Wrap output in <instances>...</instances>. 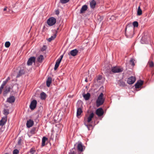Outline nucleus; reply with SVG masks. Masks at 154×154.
Wrapping results in <instances>:
<instances>
[{"label":"nucleus","mask_w":154,"mask_h":154,"mask_svg":"<svg viewBox=\"0 0 154 154\" xmlns=\"http://www.w3.org/2000/svg\"><path fill=\"white\" fill-rule=\"evenodd\" d=\"M103 94L101 93L99 95L96 101V106L98 107L102 105L104 102V99L103 98Z\"/></svg>","instance_id":"1"},{"label":"nucleus","mask_w":154,"mask_h":154,"mask_svg":"<svg viewBox=\"0 0 154 154\" xmlns=\"http://www.w3.org/2000/svg\"><path fill=\"white\" fill-rule=\"evenodd\" d=\"M82 106V103L81 102H78L76 105V106L77 108L76 116L77 117L79 116L82 112L81 108Z\"/></svg>","instance_id":"2"},{"label":"nucleus","mask_w":154,"mask_h":154,"mask_svg":"<svg viewBox=\"0 0 154 154\" xmlns=\"http://www.w3.org/2000/svg\"><path fill=\"white\" fill-rule=\"evenodd\" d=\"M123 70L122 68L115 66L112 67L111 71L113 72L116 73L122 72Z\"/></svg>","instance_id":"3"},{"label":"nucleus","mask_w":154,"mask_h":154,"mask_svg":"<svg viewBox=\"0 0 154 154\" xmlns=\"http://www.w3.org/2000/svg\"><path fill=\"white\" fill-rule=\"evenodd\" d=\"M56 22V19L54 17H51L49 18L47 21L48 25L51 26L54 25Z\"/></svg>","instance_id":"4"},{"label":"nucleus","mask_w":154,"mask_h":154,"mask_svg":"<svg viewBox=\"0 0 154 154\" xmlns=\"http://www.w3.org/2000/svg\"><path fill=\"white\" fill-rule=\"evenodd\" d=\"M136 81L135 77L131 76L128 78L127 80V83L129 85L133 84Z\"/></svg>","instance_id":"5"},{"label":"nucleus","mask_w":154,"mask_h":154,"mask_svg":"<svg viewBox=\"0 0 154 154\" xmlns=\"http://www.w3.org/2000/svg\"><path fill=\"white\" fill-rule=\"evenodd\" d=\"M37 103V101L34 100L31 102L29 106V107L31 109L33 110L36 107Z\"/></svg>","instance_id":"6"},{"label":"nucleus","mask_w":154,"mask_h":154,"mask_svg":"<svg viewBox=\"0 0 154 154\" xmlns=\"http://www.w3.org/2000/svg\"><path fill=\"white\" fill-rule=\"evenodd\" d=\"M103 113V111L101 108H99L96 110V113L98 116H101Z\"/></svg>","instance_id":"7"},{"label":"nucleus","mask_w":154,"mask_h":154,"mask_svg":"<svg viewBox=\"0 0 154 154\" xmlns=\"http://www.w3.org/2000/svg\"><path fill=\"white\" fill-rule=\"evenodd\" d=\"M35 58L34 57H30L28 60L27 64L28 66L32 65L33 62H35Z\"/></svg>","instance_id":"8"},{"label":"nucleus","mask_w":154,"mask_h":154,"mask_svg":"<svg viewBox=\"0 0 154 154\" xmlns=\"http://www.w3.org/2000/svg\"><path fill=\"white\" fill-rule=\"evenodd\" d=\"M15 100V98L14 96H11L7 99L6 101L9 103H12L14 102Z\"/></svg>","instance_id":"9"},{"label":"nucleus","mask_w":154,"mask_h":154,"mask_svg":"<svg viewBox=\"0 0 154 154\" xmlns=\"http://www.w3.org/2000/svg\"><path fill=\"white\" fill-rule=\"evenodd\" d=\"M143 83V81L140 80L135 84L134 86L136 88H138L140 87Z\"/></svg>","instance_id":"10"},{"label":"nucleus","mask_w":154,"mask_h":154,"mask_svg":"<svg viewBox=\"0 0 154 154\" xmlns=\"http://www.w3.org/2000/svg\"><path fill=\"white\" fill-rule=\"evenodd\" d=\"M23 137L21 136L20 137L18 138V141L17 144V145L20 146H21L23 143Z\"/></svg>","instance_id":"11"},{"label":"nucleus","mask_w":154,"mask_h":154,"mask_svg":"<svg viewBox=\"0 0 154 154\" xmlns=\"http://www.w3.org/2000/svg\"><path fill=\"white\" fill-rule=\"evenodd\" d=\"M88 8V6L87 5H83L80 9V13L82 14L85 13V11L87 10Z\"/></svg>","instance_id":"12"},{"label":"nucleus","mask_w":154,"mask_h":154,"mask_svg":"<svg viewBox=\"0 0 154 154\" xmlns=\"http://www.w3.org/2000/svg\"><path fill=\"white\" fill-rule=\"evenodd\" d=\"M33 124V121L31 119H29V120L27 121L26 125L27 127L29 128L31 127Z\"/></svg>","instance_id":"13"},{"label":"nucleus","mask_w":154,"mask_h":154,"mask_svg":"<svg viewBox=\"0 0 154 154\" xmlns=\"http://www.w3.org/2000/svg\"><path fill=\"white\" fill-rule=\"evenodd\" d=\"M11 88L10 87H6L5 90L3 92V95L5 96H6L7 94H8L10 91Z\"/></svg>","instance_id":"14"},{"label":"nucleus","mask_w":154,"mask_h":154,"mask_svg":"<svg viewBox=\"0 0 154 154\" xmlns=\"http://www.w3.org/2000/svg\"><path fill=\"white\" fill-rule=\"evenodd\" d=\"M78 52V51L76 49H75L71 50L70 52V54L72 56H75L77 54Z\"/></svg>","instance_id":"15"},{"label":"nucleus","mask_w":154,"mask_h":154,"mask_svg":"<svg viewBox=\"0 0 154 154\" xmlns=\"http://www.w3.org/2000/svg\"><path fill=\"white\" fill-rule=\"evenodd\" d=\"M7 121V117L3 118L0 121V125L3 126L5 124Z\"/></svg>","instance_id":"16"},{"label":"nucleus","mask_w":154,"mask_h":154,"mask_svg":"<svg viewBox=\"0 0 154 154\" xmlns=\"http://www.w3.org/2000/svg\"><path fill=\"white\" fill-rule=\"evenodd\" d=\"M96 2L94 0H92L90 2V6L91 8H94L96 5Z\"/></svg>","instance_id":"17"},{"label":"nucleus","mask_w":154,"mask_h":154,"mask_svg":"<svg viewBox=\"0 0 154 154\" xmlns=\"http://www.w3.org/2000/svg\"><path fill=\"white\" fill-rule=\"evenodd\" d=\"M78 150L80 152H82L83 150V146L82 143L80 142L77 145Z\"/></svg>","instance_id":"18"},{"label":"nucleus","mask_w":154,"mask_h":154,"mask_svg":"<svg viewBox=\"0 0 154 154\" xmlns=\"http://www.w3.org/2000/svg\"><path fill=\"white\" fill-rule=\"evenodd\" d=\"M51 78L50 77H48L46 81V85L47 87H50V84L51 82Z\"/></svg>","instance_id":"19"},{"label":"nucleus","mask_w":154,"mask_h":154,"mask_svg":"<svg viewBox=\"0 0 154 154\" xmlns=\"http://www.w3.org/2000/svg\"><path fill=\"white\" fill-rule=\"evenodd\" d=\"M83 96L84 99L87 100L89 99L90 97V94L89 93H87L86 94H83Z\"/></svg>","instance_id":"20"},{"label":"nucleus","mask_w":154,"mask_h":154,"mask_svg":"<svg viewBox=\"0 0 154 154\" xmlns=\"http://www.w3.org/2000/svg\"><path fill=\"white\" fill-rule=\"evenodd\" d=\"M26 154H37V153L34 149L32 148Z\"/></svg>","instance_id":"21"},{"label":"nucleus","mask_w":154,"mask_h":154,"mask_svg":"<svg viewBox=\"0 0 154 154\" xmlns=\"http://www.w3.org/2000/svg\"><path fill=\"white\" fill-rule=\"evenodd\" d=\"M25 71L23 69H21L17 75V77H19L20 76L24 74Z\"/></svg>","instance_id":"22"},{"label":"nucleus","mask_w":154,"mask_h":154,"mask_svg":"<svg viewBox=\"0 0 154 154\" xmlns=\"http://www.w3.org/2000/svg\"><path fill=\"white\" fill-rule=\"evenodd\" d=\"M94 113L92 112L90 114L88 118L87 122H90L92 120V118L94 117Z\"/></svg>","instance_id":"23"},{"label":"nucleus","mask_w":154,"mask_h":154,"mask_svg":"<svg viewBox=\"0 0 154 154\" xmlns=\"http://www.w3.org/2000/svg\"><path fill=\"white\" fill-rule=\"evenodd\" d=\"M48 140V138L45 137H43L42 138V146L43 147L45 145V143Z\"/></svg>","instance_id":"24"},{"label":"nucleus","mask_w":154,"mask_h":154,"mask_svg":"<svg viewBox=\"0 0 154 154\" xmlns=\"http://www.w3.org/2000/svg\"><path fill=\"white\" fill-rule=\"evenodd\" d=\"M46 94L44 92L41 93L40 94L41 99L42 100H45L46 98Z\"/></svg>","instance_id":"25"},{"label":"nucleus","mask_w":154,"mask_h":154,"mask_svg":"<svg viewBox=\"0 0 154 154\" xmlns=\"http://www.w3.org/2000/svg\"><path fill=\"white\" fill-rule=\"evenodd\" d=\"M44 59V57L42 55H40L37 58L38 61L39 62H42Z\"/></svg>","instance_id":"26"},{"label":"nucleus","mask_w":154,"mask_h":154,"mask_svg":"<svg viewBox=\"0 0 154 154\" xmlns=\"http://www.w3.org/2000/svg\"><path fill=\"white\" fill-rule=\"evenodd\" d=\"M56 33L54 34L53 35L51 36V37L48 38V41L49 42H51L52 40L54 39L56 36Z\"/></svg>","instance_id":"27"},{"label":"nucleus","mask_w":154,"mask_h":154,"mask_svg":"<svg viewBox=\"0 0 154 154\" xmlns=\"http://www.w3.org/2000/svg\"><path fill=\"white\" fill-rule=\"evenodd\" d=\"M142 14V11L140 8V6H139L138 7L137 11V15H138L140 16Z\"/></svg>","instance_id":"28"},{"label":"nucleus","mask_w":154,"mask_h":154,"mask_svg":"<svg viewBox=\"0 0 154 154\" xmlns=\"http://www.w3.org/2000/svg\"><path fill=\"white\" fill-rule=\"evenodd\" d=\"M118 84L120 86H124L125 82L122 80H120L118 82Z\"/></svg>","instance_id":"29"},{"label":"nucleus","mask_w":154,"mask_h":154,"mask_svg":"<svg viewBox=\"0 0 154 154\" xmlns=\"http://www.w3.org/2000/svg\"><path fill=\"white\" fill-rule=\"evenodd\" d=\"M68 154H76V152L75 151V147L72 149L70 150Z\"/></svg>","instance_id":"30"},{"label":"nucleus","mask_w":154,"mask_h":154,"mask_svg":"<svg viewBox=\"0 0 154 154\" xmlns=\"http://www.w3.org/2000/svg\"><path fill=\"white\" fill-rule=\"evenodd\" d=\"M9 110L8 109H4L3 110V114L5 116H7L9 113Z\"/></svg>","instance_id":"31"},{"label":"nucleus","mask_w":154,"mask_h":154,"mask_svg":"<svg viewBox=\"0 0 154 154\" xmlns=\"http://www.w3.org/2000/svg\"><path fill=\"white\" fill-rule=\"evenodd\" d=\"M36 128L35 127H33L31 129L30 132L32 134H34L35 133Z\"/></svg>","instance_id":"32"},{"label":"nucleus","mask_w":154,"mask_h":154,"mask_svg":"<svg viewBox=\"0 0 154 154\" xmlns=\"http://www.w3.org/2000/svg\"><path fill=\"white\" fill-rule=\"evenodd\" d=\"M10 77H8L3 82L2 84L4 85H5L7 84L8 81L10 80Z\"/></svg>","instance_id":"33"},{"label":"nucleus","mask_w":154,"mask_h":154,"mask_svg":"<svg viewBox=\"0 0 154 154\" xmlns=\"http://www.w3.org/2000/svg\"><path fill=\"white\" fill-rule=\"evenodd\" d=\"M148 64L149 65L150 67H152L153 66V62L152 61H150L149 60L148 63Z\"/></svg>","instance_id":"34"},{"label":"nucleus","mask_w":154,"mask_h":154,"mask_svg":"<svg viewBox=\"0 0 154 154\" xmlns=\"http://www.w3.org/2000/svg\"><path fill=\"white\" fill-rule=\"evenodd\" d=\"M69 0H60V2L62 4H66L69 1Z\"/></svg>","instance_id":"35"},{"label":"nucleus","mask_w":154,"mask_h":154,"mask_svg":"<svg viewBox=\"0 0 154 154\" xmlns=\"http://www.w3.org/2000/svg\"><path fill=\"white\" fill-rule=\"evenodd\" d=\"M11 44L9 42H6L5 43V46L6 48H8L10 45Z\"/></svg>","instance_id":"36"},{"label":"nucleus","mask_w":154,"mask_h":154,"mask_svg":"<svg viewBox=\"0 0 154 154\" xmlns=\"http://www.w3.org/2000/svg\"><path fill=\"white\" fill-rule=\"evenodd\" d=\"M133 25L134 27H137L138 26V23L136 21H134L133 22Z\"/></svg>","instance_id":"37"},{"label":"nucleus","mask_w":154,"mask_h":154,"mask_svg":"<svg viewBox=\"0 0 154 154\" xmlns=\"http://www.w3.org/2000/svg\"><path fill=\"white\" fill-rule=\"evenodd\" d=\"M5 85L2 84L1 86L0 87V94H2V90Z\"/></svg>","instance_id":"38"},{"label":"nucleus","mask_w":154,"mask_h":154,"mask_svg":"<svg viewBox=\"0 0 154 154\" xmlns=\"http://www.w3.org/2000/svg\"><path fill=\"white\" fill-rule=\"evenodd\" d=\"M19 152V151L16 149L14 150L13 152V154H18Z\"/></svg>","instance_id":"39"},{"label":"nucleus","mask_w":154,"mask_h":154,"mask_svg":"<svg viewBox=\"0 0 154 154\" xmlns=\"http://www.w3.org/2000/svg\"><path fill=\"white\" fill-rule=\"evenodd\" d=\"M102 76H101V75H98V76L97 77V82H99V81L100 80H101V79H102Z\"/></svg>","instance_id":"40"},{"label":"nucleus","mask_w":154,"mask_h":154,"mask_svg":"<svg viewBox=\"0 0 154 154\" xmlns=\"http://www.w3.org/2000/svg\"><path fill=\"white\" fill-rule=\"evenodd\" d=\"M126 30H125V35L127 37V38H132L133 37V35H127L126 33Z\"/></svg>","instance_id":"41"},{"label":"nucleus","mask_w":154,"mask_h":154,"mask_svg":"<svg viewBox=\"0 0 154 154\" xmlns=\"http://www.w3.org/2000/svg\"><path fill=\"white\" fill-rule=\"evenodd\" d=\"M61 61L59 59H57L55 65H57V66H59V65L61 62Z\"/></svg>","instance_id":"42"},{"label":"nucleus","mask_w":154,"mask_h":154,"mask_svg":"<svg viewBox=\"0 0 154 154\" xmlns=\"http://www.w3.org/2000/svg\"><path fill=\"white\" fill-rule=\"evenodd\" d=\"M130 61V64L132 65V66H134V60L133 59H131Z\"/></svg>","instance_id":"43"},{"label":"nucleus","mask_w":154,"mask_h":154,"mask_svg":"<svg viewBox=\"0 0 154 154\" xmlns=\"http://www.w3.org/2000/svg\"><path fill=\"white\" fill-rule=\"evenodd\" d=\"M47 48L46 46L44 45L42 48H41V50L42 51H45Z\"/></svg>","instance_id":"44"},{"label":"nucleus","mask_w":154,"mask_h":154,"mask_svg":"<svg viewBox=\"0 0 154 154\" xmlns=\"http://www.w3.org/2000/svg\"><path fill=\"white\" fill-rule=\"evenodd\" d=\"M4 130V129L3 128V126L0 125V134H1L2 132Z\"/></svg>","instance_id":"45"},{"label":"nucleus","mask_w":154,"mask_h":154,"mask_svg":"<svg viewBox=\"0 0 154 154\" xmlns=\"http://www.w3.org/2000/svg\"><path fill=\"white\" fill-rule=\"evenodd\" d=\"M84 124L85 125V126L88 129V130H90L89 129V126H92V125H88L87 124H86L85 122L84 123Z\"/></svg>","instance_id":"46"},{"label":"nucleus","mask_w":154,"mask_h":154,"mask_svg":"<svg viewBox=\"0 0 154 154\" xmlns=\"http://www.w3.org/2000/svg\"><path fill=\"white\" fill-rule=\"evenodd\" d=\"M63 55H61L60 56V57L58 59H59V60H60L61 61L62 59V58H63Z\"/></svg>","instance_id":"47"},{"label":"nucleus","mask_w":154,"mask_h":154,"mask_svg":"<svg viewBox=\"0 0 154 154\" xmlns=\"http://www.w3.org/2000/svg\"><path fill=\"white\" fill-rule=\"evenodd\" d=\"M58 66H57V65H55V66H54V69L55 70H56L57 68H58Z\"/></svg>","instance_id":"48"},{"label":"nucleus","mask_w":154,"mask_h":154,"mask_svg":"<svg viewBox=\"0 0 154 154\" xmlns=\"http://www.w3.org/2000/svg\"><path fill=\"white\" fill-rule=\"evenodd\" d=\"M56 14H59V11L58 10H56Z\"/></svg>","instance_id":"49"},{"label":"nucleus","mask_w":154,"mask_h":154,"mask_svg":"<svg viewBox=\"0 0 154 154\" xmlns=\"http://www.w3.org/2000/svg\"><path fill=\"white\" fill-rule=\"evenodd\" d=\"M85 81L86 82H87L88 81V79H87V78H86V79H85Z\"/></svg>","instance_id":"50"},{"label":"nucleus","mask_w":154,"mask_h":154,"mask_svg":"<svg viewBox=\"0 0 154 154\" xmlns=\"http://www.w3.org/2000/svg\"><path fill=\"white\" fill-rule=\"evenodd\" d=\"M7 7H5V8H4V9H3V10H4V11H6V10H7Z\"/></svg>","instance_id":"51"},{"label":"nucleus","mask_w":154,"mask_h":154,"mask_svg":"<svg viewBox=\"0 0 154 154\" xmlns=\"http://www.w3.org/2000/svg\"><path fill=\"white\" fill-rule=\"evenodd\" d=\"M133 32V30L132 31H131V33L132 34Z\"/></svg>","instance_id":"52"}]
</instances>
